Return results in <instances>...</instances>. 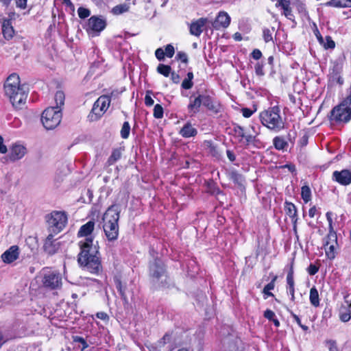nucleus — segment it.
<instances>
[{
    "instance_id": "nucleus-24",
    "label": "nucleus",
    "mask_w": 351,
    "mask_h": 351,
    "mask_svg": "<svg viewBox=\"0 0 351 351\" xmlns=\"http://www.w3.org/2000/svg\"><path fill=\"white\" fill-rule=\"evenodd\" d=\"M227 351H245L243 341L239 337L230 339L228 343Z\"/></svg>"
},
{
    "instance_id": "nucleus-13",
    "label": "nucleus",
    "mask_w": 351,
    "mask_h": 351,
    "mask_svg": "<svg viewBox=\"0 0 351 351\" xmlns=\"http://www.w3.org/2000/svg\"><path fill=\"white\" fill-rule=\"evenodd\" d=\"M332 179L341 185L348 186L351 183V171L348 169L335 171Z\"/></svg>"
},
{
    "instance_id": "nucleus-54",
    "label": "nucleus",
    "mask_w": 351,
    "mask_h": 351,
    "mask_svg": "<svg viewBox=\"0 0 351 351\" xmlns=\"http://www.w3.org/2000/svg\"><path fill=\"white\" fill-rule=\"evenodd\" d=\"M193 86V82L192 80H189L188 78H185L182 82V84H181V86L182 88L184 89H186V90H189L190 88H191Z\"/></svg>"
},
{
    "instance_id": "nucleus-63",
    "label": "nucleus",
    "mask_w": 351,
    "mask_h": 351,
    "mask_svg": "<svg viewBox=\"0 0 351 351\" xmlns=\"http://www.w3.org/2000/svg\"><path fill=\"white\" fill-rule=\"evenodd\" d=\"M16 7L25 9L27 7V0H16Z\"/></svg>"
},
{
    "instance_id": "nucleus-3",
    "label": "nucleus",
    "mask_w": 351,
    "mask_h": 351,
    "mask_svg": "<svg viewBox=\"0 0 351 351\" xmlns=\"http://www.w3.org/2000/svg\"><path fill=\"white\" fill-rule=\"evenodd\" d=\"M121 208L119 204H112L108 207L103 216V228L109 241L117 239L119 235V220Z\"/></svg>"
},
{
    "instance_id": "nucleus-38",
    "label": "nucleus",
    "mask_w": 351,
    "mask_h": 351,
    "mask_svg": "<svg viewBox=\"0 0 351 351\" xmlns=\"http://www.w3.org/2000/svg\"><path fill=\"white\" fill-rule=\"evenodd\" d=\"M337 244H329L328 246H324L326 255L329 259H333L335 257V248Z\"/></svg>"
},
{
    "instance_id": "nucleus-44",
    "label": "nucleus",
    "mask_w": 351,
    "mask_h": 351,
    "mask_svg": "<svg viewBox=\"0 0 351 351\" xmlns=\"http://www.w3.org/2000/svg\"><path fill=\"white\" fill-rule=\"evenodd\" d=\"M274 27L271 29L269 28H264L263 30V37L265 43H269L273 40L272 34L274 32Z\"/></svg>"
},
{
    "instance_id": "nucleus-21",
    "label": "nucleus",
    "mask_w": 351,
    "mask_h": 351,
    "mask_svg": "<svg viewBox=\"0 0 351 351\" xmlns=\"http://www.w3.org/2000/svg\"><path fill=\"white\" fill-rule=\"evenodd\" d=\"M26 152V148L21 145H14L11 148L10 158L12 161H15L22 158Z\"/></svg>"
},
{
    "instance_id": "nucleus-17",
    "label": "nucleus",
    "mask_w": 351,
    "mask_h": 351,
    "mask_svg": "<svg viewBox=\"0 0 351 351\" xmlns=\"http://www.w3.org/2000/svg\"><path fill=\"white\" fill-rule=\"evenodd\" d=\"M19 248L17 245H12L1 255L3 261L5 263H11L19 258Z\"/></svg>"
},
{
    "instance_id": "nucleus-55",
    "label": "nucleus",
    "mask_w": 351,
    "mask_h": 351,
    "mask_svg": "<svg viewBox=\"0 0 351 351\" xmlns=\"http://www.w3.org/2000/svg\"><path fill=\"white\" fill-rule=\"evenodd\" d=\"M341 71V66L338 64H335L332 66V73H331L332 77H337L338 75H340Z\"/></svg>"
},
{
    "instance_id": "nucleus-61",
    "label": "nucleus",
    "mask_w": 351,
    "mask_h": 351,
    "mask_svg": "<svg viewBox=\"0 0 351 351\" xmlns=\"http://www.w3.org/2000/svg\"><path fill=\"white\" fill-rule=\"evenodd\" d=\"M241 112H242L243 116L245 118L250 117L254 112V111H253L250 108H243L241 109Z\"/></svg>"
},
{
    "instance_id": "nucleus-37",
    "label": "nucleus",
    "mask_w": 351,
    "mask_h": 351,
    "mask_svg": "<svg viewBox=\"0 0 351 351\" xmlns=\"http://www.w3.org/2000/svg\"><path fill=\"white\" fill-rule=\"evenodd\" d=\"M157 71L165 77H168L171 73V67L169 65L159 64Z\"/></svg>"
},
{
    "instance_id": "nucleus-16",
    "label": "nucleus",
    "mask_w": 351,
    "mask_h": 351,
    "mask_svg": "<svg viewBox=\"0 0 351 351\" xmlns=\"http://www.w3.org/2000/svg\"><path fill=\"white\" fill-rule=\"evenodd\" d=\"M230 23V17L226 12H220L215 20L212 22V27L215 29L227 27Z\"/></svg>"
},
{
    "instance_id": "nucleus-32",
    "label": "nucleus",
    "mask_w": 351,
    "mask_h": 351,
    "mask_svg": "<svg viewBox=\"0 0 351 351\" xmlns=\"http://www.w3.org/2000/svg\"><path fill=\"white\" fill-rule=\"evenodd\" d=\"M121 157V149H114L112 152L111 155L108 159L107 163L108 165H112L114 162H116L118 160H119Z\"/></svg>"
},
{
    "instance_id": "nucleus-22",
    "label": "nucleus",
    "mask_w": 351,
    "mask_h": 351,
    "mask_svg": "<svg viewBox=\"0 0 351 351\" xmlns=\"http://www.w3.org/2000/svg\"><path fill=\"white\" fill-rule=\"evenodd\" d=\"M285 210L286 214L291 218L293 223V229L295 230L298 221L296 206L291 202H285Z\"/></svg>"
},
{
    "instance_id": "nucleus-60",
    "label": "nucleus",
    "mask_w": 351,
    "mask_h": 351,
    "mask_svg": "<svg viewBox=\"0 0 351 351\" xmlns=\"http://www.w3.org/2000/svg\"><path fill=\"white\" fill-rule=\"evenodd\" d=\"M262 56V52L258 49H254L251 53V56L256 60H260Z\"/></svg>"
},
{
    "instance_id": "nucleus-42",
    "label": "nucleus",
    "mask_w": 351,
    "mask_h": 351,
    "mask_svg": "<svg viewBox=\"0 0 351 351\" xmlns=\"http://www.w3.org/2000/svg\"><path fill=\"white\" fill-rule=\"evenodd\" d=\"M337 244V233L328 234L326 237L324 239V245L328 246L329 244Z\"/></svg>"
},
{
    "instance_id": "nucleus-6",
    "label": "nucleus",
    "mask_w": 351,
    "mask_h": 351,
    "mask_svg": "<svg viewBox=\"0 0 351 351\" xmlns=\"http://www.w3.org/2000/svg\"><path fill=\"white\" fill-rule=\"evenodd\" d=\"M329 119L335 123H346L351 119V91L339 105L330 111Z\"/></svg>"
},
{
    "instance_id": "nucleus-57",
    "label": "nucleus",
    "mask_w": 351,
    "mask_h": 351,
    "mask_svg": "<svg viewBox=\"0 0 351 351\" xmlns=\"http://www.w3.org/2000/svg\"><path fill=\"white\" fill-rule=\"evenodd\" d=\"M152 93L151 90H147L146 95L145 97V104L147 106H151L154 104V99L152 98V97L149 95V94Z\"/></svg>"
},
{
    "instance_id": "nucleus-8",
    "label": "nucleus",
    "mask_w": 351,
    "mask_h": 351,
    "mask_svg": "<svg viewBox=\"0 0 351 351\" xmlns=\"http://www.w3.org/2000/svg\"><path fill=\"white\" fill-rule=\"evenodd\" d=\"M110 104V97L108 95L100 96L94 103L93 108L88 114L91 121L98 120L107 110Z\"/></svg>"
},
{
    "instance_id": "nucleus-29",
    "label": "nucleus",
    "mask_w": 351,
    "mask_h": 351,
    "mask_svg": "<svg viewBox=\"0 0 351 351\" xmlns=\"http://www.w3.org/2000/svg\"><path fill=\"white\" fill-rule=\"evenodd\" d=\"M273 145L277 150H285L288 147V143L282 136H276L273 139Z\"/></svg>"
},
{
    "instance_id": "nucleus-39",
    "label": "nucleus",
    "mask_w": 351,
    "mask_h": 351,
    "mask_svg": "<svg viewBox=\"0 0 351 351\" xmlns=\"http://www.w3.org/2000/svg\"><path fill=\"white\" fill-rule=\"evenodd\" d=\"M171 334L167 332L165 335L156 342V348L161 349L163 348L167 343L171 341Z\"/></svg>"
},
{
    "instance_id": "nucleus-46",
    "label": "nucleus",
    "mask_w": 351,
    "mask_h": 351,
    "mask_svg": "<svg viewBox=\"0 0 351 351\" xmlns=\"http://www.w3.org/2000/svg\"><path fill=\"white\" fill-rule=\"evenodd\" d=\"M73 341V342H77L81 343L82 345V351H84L86 348L88 347V344L87 343L86 341L82 337L80 336H73L72 337Z\"/></svg>"
},
{
    "instance_id": "nucleus-34",
    "label": "nucleus",
    "mask_w": 351,
    "mask_h": 351,
    "mask_svg": "<svg viewBox=\"0 0 351 351\" xmlns=\"http://www.w3.org/2000/svg\"><path fill=\"white\" fill-rule=\"evenodd\" d=\"M301 197L305 203L311 199V191L308 186L304 185L301 189Z\"/></svg>"
},
{
    "instance_id": "nucleus-43",
    "label": "nucleus",
    "mask_w": 351,
    "mask_h": 351,
    "mask_svg": "<svg viewBox=\"0 0 351 351\" xmlns=\"http://www.w3.org/2000/svg\"><path fill=\"white\" fill-rule=\"evenodd\" d=\"M129 9V6L126 4H119L114 6L112 8V12L114 14L119 15L127 12Z\"/></svg>"
},
{
    "instance_id": "nucleus-47",
    "label": "nucleus",
    "mask_w": 351,
    "mask_h": 351,
    "mask_svg": "<svg viewBox=\"0 0 351 351\" xmlns=\"http://www.w3.org/2000/svg\"><path fill=\"white\" fill-rule=\"evenodd\" d=\"M264 65L265 64L263 62H258L256 63L254 70L256 75L261 77L265 75V72L263 71Z\"/></svg>"
},
{
    "instance_id": "nucleus-5",
    "label": "nucleus",
    "mask_w": 351,
    "mask_h": 351,
    "mask_svg": "<svg viewBox=\"0 0 351 351\" xmlns=\"http://www.w3.org/2000/svg\"><path fill=\"white\" fill-rule=\"evenodd\" d=\"M259 118L264 126L276 133L280 132L285 128V120L280 115V109L278 106L261 112Z\"/></svg>"
},
{
    "instance_id": "nucleus-56",
    "label": "nucleus",
    "mask_w": 351,
    "mask_h": 351,
    "mask_svg": "<svg viewBox=\"0 0 351 351\" xmlns=\"http://www.w3.org/2000/svg\"><path fill=\"white\" fill-rule=\"evenodd\" d=\"M318 271H319V266H317L316 265H314L312 263L310 264V265L307 268V271L309 274V275H311V276L315 275V274L317 273Z\"/></svg>"
},
{
    "instance_id": "nucleus-53",
    "label": "nucleus",
    "mask_w": 351,
    "mask_h": 351,
    "mask_svg": "<svg viewBox=\"0 0 351 351\" xmlns=\"http://www.w3.org/2000/svg\"><path fill=\"white\" fill-rule=\"evenodd\" d=\"M326 43H324V46L326 49H334L335 47V43L332 40L330 36L326 37Z\"/></svg>"
},
{
    "instance_id": "nucleus-35",
    "label": "nucleus",
    "mask_w": 351,
    "mask_h": 351,
    "mask_svg": "<svg viewBox=\"0 0 351 351\" xmlns=\"http://www.w3.org/2000/svg\"><path fill=\"white\" fill-rule=\"evenodd\" d=\"M296 9L298 13L302 16V17H304L308 20L310 19L308 12L306 10V5L304 3L298 1L296 4Z\"/></svg>"
},
{
    "instance_id": "nucleus-41",
    "label": "nucleus",
    "mask_w": 351,
    "mask_h": 351,
    "mask_svg": "<svg viewBox=\"0 0 351 351\" xmlns=\"http://www.w3.org/2000/svg\"><path fill=\"white\" fill-rule=\"evenodd\" d=\"M130 132V125L128 121H125L123 123L120 134L122 138L126 139L129 137Z\"/></svg>"
},
{
    "instance_id": "nucleus-23",
    "label": "nucleus",
    "mask_w": 351,
    "mask_h": 351,
    "mask_svg": "<svg viewBox=\"0 0 351 351\" xmlns=\"http://www.w3.org/2000/svg\"><path fill=\"white\" fill-rule=\"evenodd\" d=\"M2 34L4 38L7 40H10L13 37L14 30L10 19H3L2 23Z\"/></svg>"
},
{
    "instance_id": "nucleus-52",
    "label": "nucleus",
    "mask_w": 351,
    "mask_h": 351,
    "mask_svg": "<svg viewBox=\"0 0 351 351\" xmlns=\"http://www.w3.org/2000/svg\"><path fill=\"white\" fill-rule=\"evenodd\" d=\"M257 134H256V135H245V137H244L245 145L247 147L250 145H253V142L256 141V136H257Z\"/></svg>"
},
{
    "instance_id": "nucleus-25",
    "label": "nucleus",
    "mask_w": 351,
    "mask_h": 351,
    "mask_svg": "<svg viewBox=\"0 0 351 351\" xmlns=\"http://www.w3.org/2000/svg\"><path fill=\"white\" fill-rule=\"evenodd\" d=\"M179 134L184 138H190L195 136L197 134V130L190 122H187L180 129Z\"/></svg>"
},
{
    "instance_id": "nucleus-64",
    "label": "nucleus",
    "mask_w": 351,
    "mask_h": 351,
    "mask_svg": "<svg viewBox=\"0 0 351 351\" xmlns=\"http://www.w3.org/2000/svg\"><path fill=\"white\" fill-rule=\"evenodd\" d=\"M96 316L97 318L102 319V320L108 321L109 319V316L108 315L107 313H106L104 312H98L96 314Z\"/></svg>"
},
{
    "instance_id": "nucleus-30",
    "label": "nucleus",
    "mask_w": 351,
    "mask_h": 351,
    "mask_svg": "<svg viewBox=\"0 0 351 351\" xmlns=\"http://www.w3.org/2000/svg\"><path fill=\"white\" fill-rule=\"evenodd\" d=\"M339 319L343 322H347L351 319V311L350 306H342L339 310Z\"/></svg>"
},
{
    "instance_id": "nucleus-31",
    "label": "nucleus",
    "mask_w": 351,
    "mask_h": 351,
    "mask_svg": "<svg viewBox=\"0 0 351 351\" xmlns=\"http://www.w3.org/2000/svg\"><path fill=\"white\" fill-rule=\"evenodd\" d=\"M309 300L311 304L315 307H317L319 306V293L317 289L315 287H312L310 290Z\"/></svg>"
},
{
    "instance_id": "nucleus-26",
    "label": "nucleus",
    "mask_w": 351,
    "mask_h": 351,
    "mask_svg": "<svg viewBox=\"0 0 351 351\" xmlns=\"http://www.w3.org/2000/svg\"><path fill=\"white\" fill-rule=\"evenodd\" d=\"M228 178L235 184L240 187L244 186L245 182V178L243 175L239 173L236 170H232L228 173Z\"/></svg>"
},
{
    "instance_id": "nucleus-20",
    "label": "nucleus",
    "mask_w": 351,
    "mask_h": 351,
    "mask_svg": "<svg viewBox=\"0 0 351 351\" xmlns=\"http://www.w3.org/2000/svg\"><path fill=\"white\" fill-rule=\"evenodd\" d=\"M95 228V222L92 220L88 221L86 223L82 226L77 232V237H85L88 238L91 237L93 238V240L94 239V237L91 236V234L93 231L94 230Z\"/></svg>"
},
{
    "instance_id": "nucleus-49",
    "label": "nucleus",
    "mask_w": 351,
    "mask_h": 351,
    "mask_svg": "<svg viewBox=\"0 0 351 351\" xmlns=\"http://www.w3.org/2000/svg\"><path fill=\"white\" fill-rule=\"evenodd\" d=\"M77 13L80 19H86L90 14V10L83 7H80L78 8Z\"/></svg>"
},
{
    "instance_id": "nucleus-28",
    "label": "nucleus",
    "mask_w": 351,
    "mask_h": 351,
    "mask_svg": "<svg viewBox=\"0 0 351 351\" xmlns=\"http://www.w3.org/2000/svg\"><path fill=\"white\" fill-rule=\"evenodd\" d=\"M326 5L335 8H350L351 7V0H330Z\"/></svg>"
},
{
    "instance_id": "nucleus-15",
    "label": "nucleus",
    "mask_w": 351,
    "mask_h": 351,
    "mask_svg": "<svg viewBox=\"0 0 351 351\" xmlns=\"http://www.w3.org/2000/svg\"><path fill=\"white\" fill-rule=\"evenodd\" d=\"M60 247V243L53 239V235L49 234L44 243L45 252L49 255H53L58 252Z\"/></svg>"
},
{
    "instance_id": "nucleus-51",
    "label": "nucleus",
    "mask_w": 351,
    "mask_h": 351,
    "mask_svg": "<svg viewBox=\"0 0 351 351\" xmlns=\"http://www.w3.org/2000/svg\"><path fill=\"white\" fill-rule=\"evenodd\" d=\"M176 59L186 64L188 62V56L184 51H178L176 54Z\"/></svg>"
},
{
    "instance_id": "nucleus-14",
    "label": "nucleus",
    "mask_w": 351,
    "mask_h": 351,
    "mask_svg": "<svg viewBox=\"0 0 351 351\" xmlns=\"http://www.w3.org/2000/svg\"><path fill=\"white\" fill-rule=\"evenodd\" d=\"M106 26V21L105 19L97 16H93L88 21L87 30L100 32L105 29Z\"/></svg>"
},
{
    "instance_id": "nucleus-18",
    "label": "nucleus",
    "mask_w": 351,
    "mask_h": 351,
    "mask_svg": "<svg viewBox=\"0 0 351 351\" xmlns=\"http://www.w3.org/2000/svg\"><path fill=\"white\" fill-rule=\"evenodd\" d=\"M208 19L206 18H200L198 20L192 22L190 25V33L195 36H199L203 32V27L206 24Z\"/></svg>"
},
{
    "instance_id": "nucleus-33",
    "label": "nucleus",
    "mask_w": 351,
    "mask_h": 351,
    "mask_svg": "<svg viewBox=\"0 0 351 351\" xmlns=\"http://www.w3.org/2000/svg\"><path fill=\"white\" fill-rule=\"evenodd\" d=\"M54 99L56 103L55 108H58V110H60V107L64 104L65 95L64 92L62 90L57 91L55 94Z\"/></svg>"
},
{
    "instance_id": "nucleus-27",
    "label": "nucleus",
    "mask_w": 351,
    "mask_h": 351,
    "mask_svg": "<svg viewBox=\"0 0 351 351\" xmlns=\"http://www.w3.org/2000/svg\"><path fill=\"white\" fill-rule=\"evenodd\" d=\"M114 282L117 291H119L122 300H123L124 304H128V300L125 293V286L123 285L122 282L119 277H114Z\"/></svg>"
},
{
    "instance_id": "nucleus-40",
    "label": "nucleus",
    "mask_w": 351,
    "mask_h": 351,
    "mask_svg": "<svg viewBox=\"0 0 351 351\" xmlns=\"http://www.w3.org/2000/svg\"><path fill=\"white\" fill-rule=\"evenodd\" d=\"M233 132L236 136L241 138V139L239 140V142H241L242 141V139H243L244 137H245V134L243 127H242L238 124L234 125Z\"/></svg>"
},
{
    "instance_id": "nucleus-62",
    "label": "nucleus",
    "mask_w": 351,
    "mask_h": 351,
    "mask_svg": "<svg viewBox=\"0 0 351 351\" xmlns=\"http://www.w3.org/2000/svg\"><path fill=\"white\" fill-rule=\"evenodd\" d=\"M171 79L173 83L178 84L180 82V77L178 74H177L174 71H173V72L171 71Z\"/></svg>"
},
{
    "instance_id": "nucleus-4",
    "label": "nucleus",
    "mask_w": 351,
    "mask_h": 351,
    "mask_svg": "<svg viewBox=\"0 0 351 351\" xmlns=\"http://www.w3.org/2000/svg\"><path fill=\"white\" fill-rule=\"evenodd\" d=\"M194 95L195 94H193L190 97V103L188 105V110L191 115L199 112L202 106L215 114L219 112L220 104L208 94L207 90L202 93L197 92V96L193 99Z\"/></svg>"
},
{
    "instance_id": "nucleus-2",
    "label": "nucleus",
    "mask_w": 351,
    "mask_h": 351,
    "mask_svg": "<svg viewBox=\"0 0 351 351\" xmlns=\"http://www.w3.org/2000/svg\"><path fill=\"white\" fill-rule=\"evenodd\" d=\"M149 253L153 258L148 265L149 276L152 285L158 289L169 287L171 280L168 276L167 265L161 258L154 256L156 252L153 249Z\"/></svg>"
},
{
    "instance_id": "nucleus-59",
    "label": "nucleus",
    "mask_w": 351,
    "mask_h": 351,
    "mask_svg": "<svg viewBox=\"0 0 351 351\" xmlns=\"http://www.w3.org/2000/svg\"><path fill=\"white\" fill-rule=\"evenodd\" d=\"M155 56L158 60H163L165 56V51L162 50V49L158 48L155 51Z\"/></svg>"
},
{
    "instance_id": "nucleus-11",
    "label": "nucleus",
    "mask_w": 351,
    "mask_h": 351,
    "mask_svg": "<svg viewBox=\"0 0 351 351\" xmlns=\"http://www.w3.org/2000/svg\"><path fill=\"white\" fill-rule=\"evenodd\" d=\"M5 95L9 97L12 106L15 108L21 109L25 104L27 97V88L26 86H22L20 90L13 91L12 94Z\"/></svg>"
},
{
    "instance_id": "nucleus-10",
    "label": "nucleus",
    "mask_w": 351,
    "mask_h": 351,
    "mask_svg": "<svg viewBox=\"0 0 351 351\" xmlns=\"http://www.w3.org/2000/svg\"><path fill=\"white\" fill-rule=\"evenodd\" d=\"M42 282L43 287L48 289L54 290L60 289L62 284V275L56 271L44 270Z\"/></svg>"
},
{
    "instance_id": "nucleus-1",
    "label": "nucleus",
    "mask_w": 351,
    "mask_h": 351,
    "mask_svg": "<svg viewBox=\"0 0 351 351\" xmlns=\"http://www.w3.org/2000/svg\"><path fill=\"white\" fill-rule=\"evenodd\" d=\"M80 252L77 263L81 267L93 274H99L101 270L100 253L98 242L93 243V238L88 237L79 242Z\"/></svg>"
},
{
    "instance_id": "nucleus-36",
    "label": "nucleus",
    "mask_w": 351,
    "mask_h": 351,
    "mask_svg": "<svg viewBox=\"0 0 351 351\" xmlns=\"http://www.w3.org/2000/svg\"><path fill=\"white\" fill-rule=\"evenodd\" d=\"M277 279V276H274L271 281L266 285L263 290V293L267 296H274V294L270 292V290H273L275 287V281Z\"/></svg>"
},
{
    "instance_id": "nucleus-45",
    "label": "nucleus",
    "mask_w": 351,
    "mask_h": 351,
    "mask_svg": "<svg viewBox=\"0 0 351 351\" xmlns=\"http://www.w3.org/2000/svg\"><path fill=\"white\" fill-rule=\"evenodd\" d=\"M287 287H293L294 286V280H293V263L291 264L290 269L287 276Z\"/></svg>"
},
{
    "instance_id": "nucleus-50",
    "label": "nucleus",
    "mask_w": 351,
    "mask_h": 351,
    "mask_svg": "<svg viewBox=\"0 0 351 351\" xmlns=\"http://www.w3.org/2000/svg\"><path fill=\"white\" fill-rule=\"evenodd\" d=\"M175 53V49L172 45L169 44L165 47V55L168 58H172Z\"/></svg>"
},
{
    "instance_id": "nucleus-48",
    "label": "nucleus",
    "mask_w": 351,
    "mask_h": 351,
    "mask_svg": "<svg viewBox=\"0 0 351 351\" xmlns=\"http://www.w3.org/2000/svg\"><path fill=\"white\" fill-rule=\"evenodd\" d=\"M163 108L160 104L155 105L154 108V117L156 119H161L163 117Z\"/></svg>"
},
{
    "instance_id": "nucleus-19",
    "label": "nucleus",
    "mask_w": 351,
    "mask_h": 351,
    "mask_svg": "<svg viewBox=\"0 0 351 351\" xmlns=\"http://www.w3.org/2000/svg\"><path fill=\"white\" fill-rule=\"evenodd\" d=\"M291 1L290 0H278L276 3V7H280L283 10V14L286 18L292 21L294 23H296L294 20L293 14H292V10L290 7Z\"/></svg>"
},
{
    "instance_id": "nucleus-58",
    "label": "nucleus",
    "mask_w": 351,
    "mask_h": 351,
    "mask_svg": "<svg viewBox=\"0 0 351 351\" xmlns=\"http://www.w3.org/2000/svg\"><path fill=\"white\" fill-rule=\"evenodd\" d=\"M264 317L269 321L273 320L276 317V315L274 311L270 309H267L264 312Z\"/></svg>"
},
{
    "instance_id": "nucleus-7",
    "label": "nucleus",
    "mask_w": 351,
    "mask_h": 351,
    "mask_svg": "<svg viewBox=\"0 0 351 351\" xmlns=\"http://www.w3.org/2000/svg\"><path fill=\"white\" fill-rule=\"evenodd\" d=\"M61 119V110H58V108L54 107H49L43 111L41 121L47 130H53L60 124Z\"/></svg>"
},
{
    "instance_id": "nucleus-9",
    "label": "nucleus",
    "mask_w": 351,
    "mask_h": 351,
    "mask_svg": "<svg viewBox=\"0 0 351 351\" xmlns=\"http://www.w3.org/2000/svg\"><path fill=\"white\" fill-rule=\"evenodd\" d=\"M67 217L64 212L54 211L47 219L50 230L53 233L60 232L66 226Z\"/></svg>"
},
{
    "instance_id": "nucleus-12",
    "label": "nucleus",
    "mask_w": 351,
    "mask_h": 351,
    "mask_svg": "<svg viewBox=\"0 0 351 351\" xmlns=\"http://www.w3.org/2000/svg\"><path fill=\"white\" fill-rule=\"evenodd\" d=\"M22 86L25 85H20V78L16 73L11 74L6 80L4 84L5 94H12L13 91L20 90Z\"/></svg>"
}]
</instances>
